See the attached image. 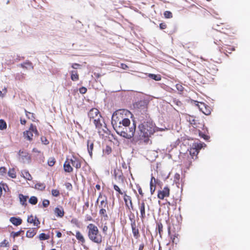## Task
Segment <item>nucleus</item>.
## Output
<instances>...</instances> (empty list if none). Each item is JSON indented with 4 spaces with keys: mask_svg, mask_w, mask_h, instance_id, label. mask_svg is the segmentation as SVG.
<instances>
[{
    "mask_svg": "<svg viewBox=\"0 0 250 250\" xmlns=\"http://www.w3.org/2000/svg\"><path fill=\"white\" fill-rule=\"evenodd\" d=\"M145 116L138 117L140 123L138 128L136 129L135 138L137 140H146L154 132L158 131H164L167 129L165 127L159 128L155 126L148 114H144Z\"/></svg>",
    "mask_w": 250,
    "mask_h": 250,
    "instance_id": "1",
    "label": "nucleus"
},
{
    "mask_svg": "<svg viewBox=\"0 0 250 250\" xmlns=\"http://www.w3.org/2000/svg\"><path fill=\"white\" fill-rule=\"evenodd\" d=\"M115 130L118 134L125 138L129 139L134 136V139H136L135 138L136 131V124L133 123L131 125L130 121L128 118L124 120L121 125L117 127Z\"/></svg>",
    "mask_w": 250,
    "mask_h": 250,
    "instance_id": "2",
    "label": "nucleus"
},
{
    "mask_svg": "<svg viewBox=\"0 0 250 250\" xmlns=\"http://www.w3.org/2000/svg\"><path fill=\"white\" fill-rule=\"evenodd\" d=\"M87 229H88V237L92 241L97 244L102 242V236L99 233L98 228L93 224H89Z\"/></svg>",
    "mask_w": 250,
    "mask_h": 250,
    "instance_id": "3",
    "label": "nucleus"
},
{
    "mask_svg": "<svg viewBox=\"0 0 250 250\" xmlns=\"http://www.w3.org/2000/svg\"><path fill=\"white\" fill-rule=\"evenodd\" d=\"M88 116L90 119V121H93L96 128L100 129L102 128L103 120L102 116L97 108H92L88 112Z\"/></svg>",
    "mask_w": 250,
    "mask_h": 250,
    "instance_id": "4",
    "label": "nucleus"
},
{
    "mask_svg": "<svg viewBox=\"0 0 250 250\" xmlns=\"http://www.w3.org/2000/svg\"><path fill=\"white\" fill-rule=\"evenodd\" d=\"M125 111L123 110H119L113 113L112 116L111 124L114 130L121 125L124 120L127 119L123 117V115Z\"/></svg>",
    "mask_w": 250,
    "mask_h": 250,
    "instance_id": "5",
    "label": "nucleus"
},
{
    "mask_svg": "<svg viewBox=\"0 0 250 250\" xmlns=\"http://www.w3.org/2000/svg\"><path fill=\"white\" fill-rule=\"evenodd\" d=\"M147 102L146 100H141L136 102L133 106L138 112V117L145 116L144 114H148L147 112Z\"/></svg>",
    "mask_w": 250,
    "mask_h": 250,
    "instance_id": "6",
    "label": "nucleus"
},
{
    "mask_svg": "<svg viewBox=\"0 0 250 250\" xmlns=\"http://www.w3.org/2000/svg\"><path fill=\"white\" fill-rule=\"evenodd\" d=\"M33 133H34L36 135H38V132L36 126H34L33 125H31L29 130L24 132L23 134L25 138H26L29 141H31L32 139Z\"/></svg>",
    "mask_w": 250,
    "mask_h": 250,
    "instance_id": "7",
    "label": "nucleus"
},
{
    "mask_svg": "<svg viewBox=\"0 0 250 250\" xmlns=\"http://www.w3.org/2000/svg\"><path fill=\"white\" fill-rule=\"evenodd\" d=\"M131 221V227L133 236L136 239L140 236L139 229L136 227V222L134 219L130 218Z\"/></svg>",
    "mask_w": 250,
    "mask_h": 250,
    "instance_id": "8",
    "label": "nucleus"
},
{
    "mask_svg": "<svg viewBox=\"0 0 250 250\" xmlns=\"http://www.w3.org/2000/svg\"><path fill=\"white\" fill-rule=\"evenodd\" d=\"M169 189L166 187L162 190H159L158 193V197L160 199H163L165 197L168 196Z\"/></svg>",
    "mask_w": 250,
    "mask_h": 250,
    "instance_id": "9",
    "label": "nucleus"
},
{
    "mask_svg": "<svg viewBox=\"0 0 250 250\" xmlns=\"http://www.w3.org/2000/svg\"><path fill=\"white\" fill-rule=\"evenodd\" d=\"M19 155L23 163L29 162L31 159L30 156L26 151L20 150Z\"/></svg>",
    "mask_w": 250,
    "mask_h": 250,
    "instance_id": "10",
    "label": "nucleus"
},
{
    "mask_svg": "<svg viewBox=\"0 0 250 250\" xmlns=\"http://www.w3.org/2000/svg\"><path fill=\"white\" fill-rule=\"evenodd\" d=\"M124 201L125 202L126 206L129 208L133 209V207L132 205V203L131 201V197L125 194L124 198Z\"/></svg>",
    "mask_w": 250,
    "mask_h": 250,
    "instance_id": "11",
    "label": "nucleus"
},
{
    "mask_svg": "<svg viewBox=\"0 0 250 250\" xmlns=\"http://www.w3.org/2000/svg\"><path fill=\"white\" fill-rule=\"evenodd\" d=\"M94 141L92 140H88L87 141V146L88 152L91 157L92 156V150L93 149Z\"/></svg>",
    "mask_w": 250,
    "mask_h": 250,
    "instance_id": "12",
    "label": "nucleus"
},
{
    "mask_svg": "<svg viewBox=\"0 0 250 250\" xmlns=\"http://www.w3.org/2000/svg\"><path fill=\"white\" fill-rule=\"evenodd\" d=\"M72 165L76 167L77 169H79L81 167V161L77 159L76 157H73L72 159L70 160Z\"/></svg>",
    "mask_w": 250,
    "mask_h": 250,
    "instance_id": "13",
    "label": "nucleus"
},
{
    "mask_svg": "<svg viewBox=\"0 0 250 250\" xmlns=\"http://www.w3.org/2000/svg\"><path fill=\"white\" fill-rule=\"evenodd\" d=\"M27 222L29 223H33L34 226H38L40 224L38 219L36 217H34L32 215L28 217Z\"/></svg>",
    "mask_w": 250,
    "mask_h": 250,
    "instance_id": "14",
    "label": "nucleus"
},
{
    "mask_svg": "<svg viewBox=\"0 0 250 250\" xmlns=\"http://www.w3.org/2000/svg\"><path fill=\"white\" fill-rule=\"evenodd\" d=\"M145 208H146L145 204L144 202L143 201L140 204V205L139 206V208H140V213H141L140 217L142 219H144L146 217Z\"/></svg>",
    "mask_w": 250,
    "mask_h": 250,
    "instance_id": "15",
    "label": "nucleus"
},
{
    "mask_svg": "<svg viewBox=\"0 0 250 250\" xmlns=\"http://www.w3.org/2000/svg\"><path fill=\"white\" fill-rule=\"evenodd\" d=\"M10 221L15 226L20 225L22 223V220L20 218L12 217L10 218Z\"/></svg>",
    "mask_w": 250,
    "mask_h": 250,
    "instance_id": "16",
    "label": "nucleus"
},
{
    "mask_svg": "<svg viewBox=\"0 0 250 250\" xmlns=\"http://www.w3.org/2000/svg\"><path fill=\"white\" fill-rule=\"evenodd\" d=\"M19 196L20 203L22 206H26L27 205V200L28 197L27 196L23 195L22 194H20Z\"/></svg>",
    "mask_w": 250,
    "mask_h": 250,
    "instance_id": "17",
    "label": "nucleus"
},
{
    "mask_svg": "<svg viewBox=\"0 0 250 250\" xmlns=\"http://www.w3.org/2000/svg\"><path fill=\"white\" fill-rule=\"evenodd\" d=\"M54 212L58 217H62L64 215V211L62 207L56 208Z\"/></svg>",
    "mask_w": 250,
    "mask_h": 250,
    "instance_id": "18",
    "label": "nucleus"
},
{
    "mask_svg": "<svg viewBox=\"0 0 250 250\" xmlns=\"http://www.w3.org/2000/svg\"><path fill=\"white\" fill-rule=\"evenodd\" d=\"M71 79L73 81H76L78 80L79 75L77 71L72 70L71 71Z\"/></svg>",
    "mask_w": 250,
    "mask_h": 250,
    "instance_id": "19",
    "label": "nucleus"
},
{
    "mask_svg": "<svg viewBox=\"0 0 250 250\" xmlns=\"http://www.w3.org/2000/svg\"><path fill=\"white\" fill-rule=\"evenodd\" d=\"M99 208H108V206L107 203V199L106 197H104L103 200L100 202Z\"/></svg>",
    "mask_w": 250,
    "mask_h": 250,
    "instance_id": "20",
    "label": "nucleus"
},
{
    "mask_svg": "<svg viewBox=\"0 0 250 250\" xmlns=\"http://www.w3.org/2000/svg\"><path fill=\"white\" fill-rule=\"evenodd\" d=\"M64 170L65 172H71L73 171V168L70 165L69 163H67V162H65L63 165Z\"/></svg>",
    "mask_w": 250,
    "mask_h": 250,
    "instance_id": "21",
    "label": "nucleus"
},
{
    "mask_svg": "<svg viewBox=\"0 0 250 250\" xmlns=\"http://www.w3.org/2000/svg\"><path fill=\"white\" fill-rule=\"evenodd\" d=\"M22 174L24 178L28 180H31L32 177L28 171L24 170L22 172Z\"/></svg>",
    "mask_w": 250,
    "mask_h": 250,
    "instance_id": "22",
    "label": "nucleus"
},
{
    "mask_svg": "<svg viewBox=\"0 0 250 250\" xmlns=\"http://www.w3.org/2000/svg\"><path fill=\"white\" fill-rule=\"evenodd\" d=\"M149 77L155 81H160L161 79V76L159 75H156L154 74H149Z\"/></svg>",
    "mask_w": 250,
    "mask_h": 250,
    "instance_id": "23",
    "label": "nucleus"
},
{
    "mask_svg": "<svg viewBox=\"0 0 250 250\" xmlns=\"http://www.w3.org/2000/svg\"><path fill=\"white\" fill-rule=\"evenodd\" d=\"M8 175L9 177L12 178L16 177V174L14 168L10 169L8 172Z\"/></svg>",
    "mask_w": 250,
    "mask_h": 250,
    "instance_id": "24",
    "label": "nucleus"
},
{
    "mask_svg": "<svg viewBox=\"0 0 250 250\" xmlns=\"http://www.w3.org/2000/svg\"><path fill=\"white\" fill-rule=\"evenodd\" d=\"M76 237L78 240L81 241V242H83L84 241V239L80 232L77 231L76 232Z\"/></svg>",
    "mask_w": 250,
    "mask_h": 250,
    "instance_id": "25",
    "label": "nucleus"
},
{
    "mask_svg": "<svg viewBox=\"0 0 250 250\" xmlns=\"http://www.w3.org/2000/svg\"><path fill=\"white\" fill-rule=\"evenodd\" d=\"M7 125L6 122L2 119L0 120V130H3L6 128Z\"/></svg>",
    "mask_w": 250,
    "mask_h": 250,
    "instance_id": "26",
    "label": "nucleus"
},
{
    "mask_svg": "<svg viewBox=\"0 0 250 250\" xmlns=\"http://www.w3.org/2000/svg\"><path fill=\"white\" fill-rule=\"evenodd\" d=\"M38 199L35 196H31L29 200V202L32 205H36Z\"/></svg>",
    "mask_w": 250,
    "mask_h": 250,
    "instance_id": "27",
    "label": "nucleus"
},
{
    "mask_svg": "<svg viewBox=\"0 0 250 250\" xmlns=\"http://www.w3.org/2000/svg\"><path fill=\"white\" fill-rule=\"evenodd\" d=\"M158 183V181L156 180L153 176H152L150 182V187H155V184Z\"/></svg>",
    "mask_w": 250,
    "mask_h": 250,
    "instance_id": "28",
    "label": "nucleus"
},
{
    "mask_svg": "<svg viewBox=\"0 0 250 250\" xmlns=\"http://www.w3.org/2000/svg\"><path fill=\"white\" fill-rule=\"evenodd\" d=\"M56 162L55 159L54 157H50L47 161L48 166L52 167L54 165Z\"/></svg>",
    "mask_w": 250,
    "mask_h": 250,
    "instance_id": "29",
    "label": "nucleus"
},
{
    "mask_svg": "<svg viewBox=\"0 0 250 250\" xmlns=\"http://www.w3.org/2000/svg\"><path fill=\"white\" fill-rule=\"evenodd\" d=\"M39 237L40 240H45L49 239V236L44 233H42L39 235Z\"/></svg>",
    "mask_w": 250,
    "mask_h": 250,
    "instance_id": "30",
    "label": "nucleus"
},
{
    "mask_svg": "<svg viewBox=\"0 0 250 250\" xmlns=\"http://www.w3.org/2000/svg\"><path fill=\"white\" fill-rule=\"evenodd\" d=\"M21 66L25 68H28V67H31L32 69L33 68V67L32 66V63L30 62H26L21 64Z\"/></svg>",
    "mask_w": 250,
    "mask_h": 250,
    "instance_id": "31",
    "label": "nucleus"
},
{
    "mask_svg": "<svg viewBox=\"0 0 250 250\" xmlns=\"http://www.w3.org/2000/svg\"><path fill=\"white\" fill-rule=\"evenodd\" d=\"M201 104L202 105H203V106L205 107V110H206L205 111L203 110L202 107H199L200 109L202 111L203 113H204L205 115H208L210 114V111L209 109H207V108L205 107V104L204 103H201Z\"/></svg>",
    "mask_w": 250,
    "mask_h": 250,
    "instance_id": "32",
    "label": "nucleus"
},
{
    "mask_svg": "<svg viewBox=\"0 0 250 250\" xmlns=\"http://www.w3.org/2000/svg\"><path fill=\"white\" fill-rule=\"evenodd\" d=\"M35 234L34 230H29L26 232V236L29 238L33 237Z\"/></svg>",
    "mask_w": 250,
    "mask_h": 250,
    "instance_id": "33",
    "label": "nucleus"
},
{
    "mask_svg": "<svg viewBox=\"0 0 250 250\" xmlns=\"http://www.w3.org/2000/svg\"><path fill=\"white\" fill-rule=\"evenodd\" d=\"M106 208H101L100 210L99 213L101 215H103L104 217H107V215L106 213Z\"/></svg>",
    "mask_w": 250,
    "mask_h": 250,
    "instance_id": "34",
    "label": "nucleus"
},
{
    "mask_svg": "<svg viewBox=\"0 0 250 250\" xmlns=\"http://www.w3.org/2000/svg\"><path fill=\"white\" fill-rule=\"evenodd\" d=\"M21 232L22 231H19L17 232L13 231L11 233V236L13 237V238L14 239L15 237L20 236Z\"/></svg>",
    "mask_w": 250,
    "mask_h": 250,
    "instance_id": "35",
    "label": "nucleus"
},
{
    "mask_svg": "<svg viewBox=\"0 0 250 250\" xmlns=\"http://www.w3.org/2000/svg\"><path fill=\"white\" fill-rule=\"evenodd\" d=\"M164 16L166 18H170L172 17V14L171 12L166 11L164 12Z\"/></svg>",
    "mask_w": 250,
    "mask_h": 250,
    "instance_id": "36",
    "label": "nucleus"
},
{
    "mask_svg": "<svg viewBox=\"0 0 250 250\" xmlns=\"http://www.w3.org/2000/svg\"><path fill=\"white\" fill-rule=\"evenodd\" d=\"M35 187L36 188L40 190L44 189L45 187V185L43 184H37Z\"/></svg>",
    "mask_w": 250,
    "mask_h": 250,
    "instance_id": "37",
    "label": "nucleus"
},
{
    "mask_svg": "<svg viewBox=\"0 0 250 250\" xmlns=\"http://www.w3.org/2000/svg\"><path fill=\"white\" fill-rule=\"evenodd\" d=\"M60 194V192L57 189H52V194L53 196L55 197H57L59 196Z\"/></svg>",
    "mask_w": 250,
    "mask_h": 250,
    "instance_id": "38",
    "label": "nucleus"
},
{
    "mask_svg": "<svg viewBox=\"0 0 250 250\" xmlns=\"http://www.w3.org/2000/svg\"><path fill=\"white\" fill-rule=\"evenodd\" d=\"M176 89L179 91H183L184 90V87L181 84H177L176 85Z\"/></svg>",
    "mask_w": 250,
    "mask_h": 250,
    "instance_id": "39",
    "label": "nucleus"
},
{
    "mask_svg": "<svg viewBox=\"0 0 250 250\" xmlns=\"http://www.w3.org/2000/svg\"><path fill=\"white\" fill-rule=\"evenodd\" d=\"M49 201L48 200H44L42 202V205L43 207L46 208L49 205Z\"/></svg>",
    "mask_w": 250,
    "mask_h": 250,
    "instance_id": "40",
    "label": "nucleus"
},
{
    "mask_svg": "<svg viewBox=\"0 0 250 250\" xmlns=\"http://www.w3.org/2000/svg\"><path fill=\"white\" fill-rule=\"evenodd\" d=\"M6 172V168L5 167H0V174L3 175Z\"/></svg>",
    "mask_w": 250,
    "mask_h": 250,
    "instance_id": "41",
    "label": "nucleus"
},
{
    "mask_svg": "<svg viewBox=\"0 0 250 250\" xmlns=\"http://www.w3.org/2000/svg\"><path fill=\"white\" fill-rule=\"evenodd\" d=\"M79 91L81 94H84L87 91V89L85 87H82L80 88Z\"/></svg>",
    "mask_w": 250,
    "mask_h": 250,
    "instance_id": "42",
    "label": "nucleus"
},
{
    "mask_svg": "<svg viewBox=\"0 0 250 250\" xmlns=\"http://www.w3.org/2000/svg\"><path fill=\"white\" fill-rule=\"evenodd\" d=\"M89 207V202L88 201H86L85 204H84V205L83 206V212L86 210Z\"/></svg>",
    "mask_w": 250,
    "mask_h": 250,
    "instance_id": "43",
    "label": "nucleus"
},
{
    "mask_svg": "<svg viewBox=\"0 0 250 250\" xmlns=\"http://www.w3.org/2000/svg\"><path fill=\"white\" fill-rule=\"evenodd\" d=\"M114 189L116 191H118L120 194H123V193H122V192H121V190H120V189L119 187L118 186H117V185H114Z\"/></svg>",
    "mask_w": 250,
    "mask_h": 250,
    "instance_id": "44",
    "label": "nucleus"
},
{
    "mask_svg": "<svg viewBox=\"0 0 250 250\" xmlns=\"http://www.w3.org/2000/svg\"><path fill=\"white\" fill-rule=\"evenodd\" d=\"M41 140L42 143L44 145H47L49 144L48 141L45 138L42 137Z\"/></svg>",
    "mask_w": 250,
    "mask_h": 250,
    "instance_id": "45",
    "label": "nucleus"
},
{
    "mask_svg": "<svg viewBox=\"0 0 250 250\" xmlns=\"http://www.w3.org/2000/svg\"><path fill=\"white\" fill-rule=\"evenodd\" d=\"M23 77H24V76H23V74H18L16 75L15 78L17 80H21V79L23 78Z\"/></svg>",
    "mask_w": 250,
    "mask_h": 250,
    "instance_id": "46",
    "label": "nucleus"
},
{
    "mask_svg": "<svg viewBox=\"0 0 250 250\" xmlns=\"http://www.w3.org/2000/svg\"><path fill=\"white\" fill-rule=\"evenodd\" d=\"M80 66V65L78 63H73L71 65V67L74 68V69H77L79 66Z\"/></svg>",
    "mask_w": 250,
    "mask_h": 250,
    "instance_id": "47",
    "label": "nucleus"
},
{
    "mask_svg": "<svg viewBox=\"0 0 250 250\" xmlns=\"http://www.w3.org/2000/svg\"><path fill=\"white\" fill-rule=\"evenodd\" d=\"M166 27H167V25L165 23H161L160 24V28L161 29H164L166 28Z\"/></svg>",
    "mask_w": 250,
    "mask_h": 250,
    "instance_id": "48",
    "label": "nucleus"
},
{
    "mask_svg": "<svg viewBox=\"0 0 250 250\" xmlns=\"http://www.w3.org/2000/svg\"><path fill=\"white\" fill-rule=\"evenodd\" d=\"M66 188L68 190H71L72 188V185L70 183H67L65 184Z\"/></svg>",
    "mask_w": 250,
    "mask_h": 250,
    "instance_id": "49",
    "label": "nucleus"
},
{
    "mask_svg": "<svg viewBox=\"0 0 250 250\" xmlns=\"http://www.w3.org/2000/svg\"><path fill=\"white\" fill-rule=\"evenodd\" d=\"M228 50H226V52H228L229 53H231V52L232 51H234V47H232V48H228Z\"/></svg>",
    "mask_w": 250,
    "mask_h": 250,
    "instance_id": "50",
    "label": "nucleus"
},
{
    "mask_svg": "<svg viewBox=\"0 0 250 250\" xmlns=\"http://www.w3.org/2000/svg\"><path fill=\"white\" fill-rule=\"evenodd\" d=\"M85 219L87 221H91L92 220V218L90 215H86L85 216Z\"/></svg>",
    "mask_w": 250,
    "mask_h": 250,
    "instance_id": "51",
    "label": "nucleus"
},
{
    "mask_svg": "<svg viewBox=\"0 0 250 250\" xmlns=\"http://www.w3.org/2000/svg\"><path fill=\"white\" fill-rule=\"evenodd\" d=\"M150 192H151V194H153V193L155 190V187H150Z\"/></svg>",
    "mask_w": 250,
    "mask_h": 250,
    "instance_id": "52",
    "label": "nucleus"
},
{
    "mask_svg": "<svg viewBox=\"0 0 250 250\" xmlns=\"http://www.w3.org/2000/svg\"><path fill=\"white\" fill-rule=\"evenodd\" d=\"M56 236H57V237L60 238V237H62V233L61 232L58 231L57 233Z\"/></svg>",
    "mask_w": 250,
    "mask_h": 250,
    "instance_id": "53",
    "label": "nucleus"
},
{
    "mask_svg": "<svg viewBox=\"0 0 250 250\" xmlns=\"http://www.w3.org/2000/svg\"><path fill=\"white\" fill-rule=\"evenodd\" d=\"M144 244L142 243V244H140L139 246V250H143L144 249Z\"/></svg>",
    "mask_w": 250,
    "mask_h": 250,
    "instance_id": "54",
    "label": "nucleus"
},
{
    "mask_svg": "<svg viewBox=\"0 0 250 250\" xmlns=\"http://www.w3.org/2000/svg\"><path fill=\"white\" fill-rule=\"evenodd\" d=\"M121 65H122V67L124 69H125L128 67V66L125 64L122 63Z\"/></svg>",
    "mask_w": 250,
    "mask_h": 250,
    "instance_id": "55",
    "label": "nucleus"
},
{
    "mask_svg": "<svg viewBox=\"0 0 250 250\" xmlns=\"http://www.w3.org/2000/svg\"><path fill=\"white\" fill-rule=\"evenodd\" d=\"M202 137L205 140H208V136L204 134L202 135Z\"/></svg>",
    "mask_w": 250,
    "mask_h": 250,
    "instance_id": "56",
    "label": "nucleus"
},
{
    "mask_svg": "<svg viewBox=\"0 0 250 250\" xmlns=\"http://www.w3.org/2000/svg\"><path fill=\"white\" fill-rule=\"evenodd\" d=\"M107 229H108V228H107V226H104L103 227V231H104V232H105V231H107Z\"/></svg>",
    "mask_w": 250,
    "mask_h": 250,
    "instance_id": "57",
    "label": "nucleus"
},
{
    "mask_svg": "<svg viewBox=\"0 0 250 250\" xmlns=\"http://www.w3.org/2000/svg\"><path fill=\"white\" fill-rule=\"evenodd\" d=\"M21 123L22 125H24L26 123V120H21Z\"/></svg>",
    "mask_w": 250,
    "mask_h": 250,
    "instance_id": "58",
    "label": "nucleus"
},
{
    "mask_svg": "<svg viewBox=\"0 0 250 250\" xmlns=\"http://www.w3.org/2000/svg\"><path fill=\"white\" fill-rule=\"evenodd\" d=\"M8 244V242H6V241L5 240H4L1 243V244L3 245H5V246H6V245H7Z\"/></svg>",
    "mask_w": 250,
    "mask_h": 250,
    "instance_id": "59",
    "label": "nucleus"
},
{
    "mask_svg": "<svg viewBox=\"0 0 250 250\" xmlns=\"http://www.w3.org/2000/svg\"><path fill=\"white\" fill-rule=\"evenodd\" d=\"M105 250H112L111 246H108L105 248Z\"/></svg>",
    "mask_w": 250,
    "mask_h": 250,
    "instance_id": "60",
    "label": "nucleus"
},
{
    "mask_svg": "<svg viewBox=\"0 0 250 250\" xmlns=\"http://www.w3.org/2000/svg\"><path fill=\"white\" fill-rule=\"evenodd\" d=\"M138 192L140 195H143V192L140 188L138 189Z\"/></svg>",
    "mask_w": 250,
    "mask_h": 250,
    "instance_id": "61",
    "label": "nucleus"
},
{
    "mask_svg": "<svg viewBox=\"0 0 250 250\" xmlns=\"http://www.w3.org/2000/svg\"><path fill=\"white\" fill-rule=\"evenodd\" d=\"M180 178V175L179 174H176L175 175V178L179 179Z\"/></svg>",
    "mask_w": 250,
    "mask_h": 250,
    "instance_id": "62",
    "label": "nucleus"
},
{
    "mask_svg": "<svg viewBox=\"0 0 250 250\" xmlns=\"http://www.w3.org/2000/svg\"><path fill=\"white\" fill-rule=\"evenodd\" d=\"M33 151L35 152H40V151L36 148H34L33 149Z\"/></svg>",
    "mask_w": 250,
    "mask_h": 250,
    "instance_id": "63",
    "label": "nucleus"
},
{
    "mask_svg": "<svg viewBox=\"0 0 250 250\" xmlns=\"http://www.w3.org/2000/svg\"><path fill=\"white\" fill-rule=\"evenodd\" d=\"M96 188L98 189V190H100V188H101V187L99 185H96Z\"/></svg>",
    "mask_w": 250,
    "mask_h": 250,
    "instance_id": "64",
    "label": "nucleus"
}]
</instances>
